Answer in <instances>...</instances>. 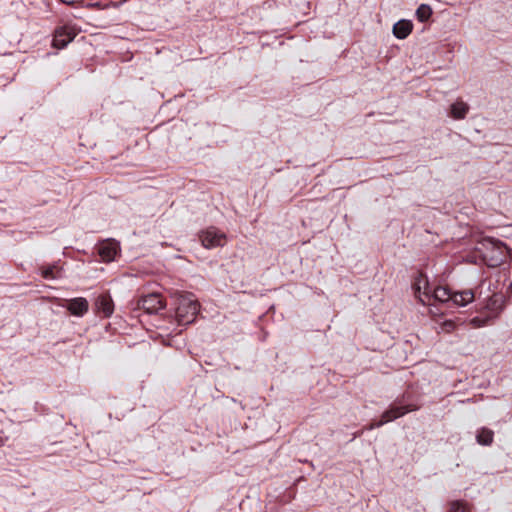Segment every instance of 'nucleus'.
<instances>
[{
    "label": "nucleus",
    "mask_w": 512,
    "mask_h": 512,
    "mask_svg": "<svg viewBox=\"0 0 512 512\" xmlns=\"http://www.w3.org/2000/svg\"><path fill=\"white\" fill-rule=\"evenodd\" d=\"M507 253L508 247L502 241L493 237H482L476 241L467 259L474 264L495 268L505 261Z\"/></svg>",
    "instance_id": "1"
},
{
    "label": "nucleus",
    "mask_w": 512,
    "mask_h": 512,
    "mask_svg": "<svg viewBox=\"0 0 512 512\" xmlns=\"http://www.w3.org/2000/svg\"><path fill=\"white\" fill-rule=\"evenodd\" d=\"M418 409L419 405L414 401L413 395L409 392H405L389 405V407L382 413L380 420L372 421L368 429L373 430L380 428L386 423L392 422L407 413Z\"/></svg>",
    "instance_id": "2"
},
{
    "label": "nucleus",
    "mask_w": 512,
    "mask_h": 512,
    "mask_svg": "<svg viewBox=\"0 0 512 512\" xmlns=\"http://www.w3.org/2000/svg\"><path fill=\"white\" fill-rule=\"evenodd\" d=\"M199 312V303L192 293L181 294L177 298L176 318L180 325L192 324Z\"/></svg>",
    "instance_id": "3"
},
{
    "label": "nucleus",
    "mask_w": 512,
    "mask_h": 512,
    "mask_svg": "<svg viewBox=\"0 0 512 512\" xmlns=\"http://www.w3.org/2000/svg\"><path fill=\"white\" fill-rule=\"evenodd\" d=\"M422 284L424 288V295L432 297L434 300L441 303L452 302L453 291L449 288L442 286L432 288L429 285L428 278L420 274L415 283V288L420 290Z\"/></svg>",
    "instance_id": "4"
},
{
    "label": "nucleus",
    "mask_w": 512,
    "mask_h": 512,
    "mask_svg": "<svg viewBox=\"0 0 512 512\" xmlns=\"http://www.w3.org/2000/svg\"><path fill=\"white\" fill-rule=\"evenodd\" d=\"M137 306L143 309L147 314H158L165 309L166 304L159 293H149L139 298Z\"/></svg>",
    "instance_id": "5"
},
{
    "label": "nucleus",
    "mask_w": 512,
    "mask_h": 512,
    "mask_svg": "<svg viewBox=\"0 0 512 512\" xmlns=\"http://www.w3.org/2000/svg\"><path fill=\"white\" fill-rule=\"evenodd\" d=\"M199 239L205 248L213 249L224 245L226 235L217 230L216 226H208L206 229L200 231Z\"/></svg>",
    "instance_id": "6"
},
{
    "label": "nucleus",
    "mask_w": 512,
    "mask_h": 512,
    "mask_svg": "<svg viewBox=\"0 0 512 512\" xmlns=\"http://www.w3.org/2000/svg\"><path fill=\"white\" fill-rule=\"evenodd\" d=\"M96 248L101 260L105 263L115 261L121 251L120 243L112 238L100 241Z\"/></svg>",
    "instance_id": "7"
},
{
    "label": "nucleus",
    "mask_w": 512,
    "mask_h": 512,
    "mask_svg": "<svg viewBox=\"0 0 512 512\" xmlns=\"http://www.w3.org/2000/svg\"><path fill=\"white\" fill-rule=\"evenodd\" d=\"M95 308L97 313L105 318L112 316L114 312V301L109 293H102L95 299Z\"/></svg>",
    "instance_id": "8"
},
{
    "label": "nucleus",
    "mask_w": 512,
    "mask_h": 512,
    "mask_svg": "<svg viewBox=\"0 0 512 512\" xmlns=\"http://www.w3.org/2000/svg\"><path fill=\"white\" fill-rule=\"evenodd\" d=\"M66 309L74 316L83 317L89 310V302L84 297H75L67 301Z\"/></svg>",
    "instance_id": "9"
},
{
    "label": "nucleus",
    "mask_w": 512,
    "mask_h": 512,
    "mask_svg": "<svg viewBox=\"0 0 512 512\" xmlns=\"http://www.w3.org/2000/svg\"><path fill=\"white\" fill-rule=\"evenodd\" d=\"M39 271L45 280H58L61 279L64 275L63 267L59 262H54L53 264H43L39 267Z\"/></svg>",
    "instance_id": "10"
},
{
    "label": "nucleus",
    "mask_w": 512,
    "mask_h": 512,
    "mask_svg": "<svg viewBox=\"0 0 512 512\" xmlns=\"http://www.w3.org/2000/svg\"><path fill=\"white\" fill-rule=\"evenodd\" d=\"M474 300V293L472 290H463L453 292L452 303L455 306L465 307Z\"/></svg>",
    "instance_id": "11"
},
{
    "label": "nucleus",
    "mask_w": 512,
    "mask_h": 512,
    "mask_svg": "<svg viewBox=\"0 0 512 512\" xmlns=\"http://www.w3.org/2000/svg\"><path fill=\"white\" fill-rule=\"evenodd\" d=\"M74 38V34L65 28H60L55 32L53 38V46L56 48H64Z\"/></svg>",
    "instance_id": "12"
},
{
    "label": "nucleus",
    "mask_w": 512,
    "mask_h": 512,
    "mask_svg": "<svg viewBox=\"0 0 512 512\" xmlns=\"http://www.w3.org/2000/svg\"><path fill=\"white\" fill-rule=\"evenodd\" d=\"M413 24L408 20H400L393 26V34L398 39H405L412 32Z\"/></svg>",
    "instance_id": "13"
},
{
    "label": "nucleus",
    "mask_w": 512,
    "mask_h": 512,
    "mask_svg": "<svg viewBox=\"0 0 512 512\" xmlns=\"http://www.w3.org/2000/svg\"><path fill=\"white\" fill-rule=\"evenodd\" d=\"M469 111V106L467 103L457 100L451 105L450 115L452 118L460 120L466 117V114Z\"/></svg>",
    "instance_id": "14"
},
{
    "label": "nucleus",
    "mask_w": 512,
    "mask_h": 512,
    "mask_svg": "<svg viewBox=\"0 0 512 512\" xmlns=\"http://www.w3.org/2000/svg\"><path fill=\"white\" fill-rule=\"evenodd\" d=\"M494 438V432L486 427H482L477 430L476 441L478 444L483 446H489L492 444Z\"/></svg>",
    "instance_id": "15"
},
{
    "label": "nucleus",
    "mask_w": 512,
    "mask_h": 512,
    "mask_svg": "<svg viewBox=\"0 0 512 512\" xmlns=\"http://www.w3.org/2000/svg\"><path fill=\"white\" fill-rule=\"evenodd\" d=\"M432 15V9L427 4H421L416 10L417 19L420 22L427 21Z\"/></svg>",
    "instance_id": "16"
},
{
    "label": "nucleus",
    "mask_w": 512,
    "mask_h": 512,
    "mask_svg": "<svg viewBox=\"0 0 512 512\" xmlns=\"http://www.w3.org/2000/svg\"><path fill=\"white\" fill-rule=\"evenodd\" d=\"M491 319V316H475L470 319V324L473 328H481L486 326Z\"/></svg>",
    "instance_id": "17"
},
{
    "label": "nucleus",
    "mask_w": 512,
    "mask_h": 512,
    "mask_svg": "<svg viewBox=\"0 0 512 512\" xmlns=\"http://www.w3.org/2000/svg\"><path fill=\"white\" fill-rule=\"evenodd\" d=\"M469 508L466 503L462 501H453L450 505V512H468Z\"/></svg>",
    "instance_id": "18"
},
{
    "label": "nucleus",
    "mask_w": 512,
    "mask_h": 512,
    "mask_svg": "<svg viewBox=\"0 0 512 512\" xmlns=\"http://www.w3.org/2000/svg\"><path fill=\"white\" fill-rule=\"evenodd\" d=\"M455 328H456V325H455L454 321L450 320V319L444 320L441 324V330L445 331L447 333L454 331Z\"/></svg>",
    "instance_id": "19"
},
{
    "label": "nucleus",
    "mask_w": 512,
    "mask_h": 512,
    "mask_svg": "<svg viewBox=\"0 0 512 512\" xmlns=\"http://www.w3.org/2000/svg\"><path fill=\"white\" fill-rule=\"evenodd\" d=\"M60 1H61L62 3H64V4H67V5H71V4H73V3H75V2H76V0H60Z\"/></svg>",
    "instance_id": "20"
}]
</instances>
